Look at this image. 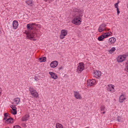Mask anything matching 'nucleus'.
I'll list each match as a JSON object with an SVG mask.
<instances>
[{
  "label": "nucleus",
  "mask_w": 128,
  "mask_h": 128,
  "mask_svg": "<svg viewBox=\"0 0 128 128\" xmlns=\"http://www.w3.org/2000/svg\"><path fill=\"white\" fill-rule=\"evenodd\" d=\"M58 64V61H53L50 64V66L51 68H56Z\"/></svg>",
  "instance_id": "obj_16"
},
{
  "label": "nucleus",
  "mask_w": 128,
  "mask_h": 128,
  "mask_svg": "<svg viewBox=\"0 0 128 128\" xmlns=\"http://www.w3.org/2000/svg\"><path fill=\"white\" fill-rule=\"evenodd\" d=\"M34 26H36L38 28H40V24H36L32 23V24H29L26 25V28L28 30H34Z\"/></svg>",
  "instance_id": "obj_5"
},
{
  "label": "nucleus",
  "mask_w": 128,
  "mask_h": 128,
  "mask_svg": "<svg viewBox=\"0 0 128 128\" xmlns=\"http://www.w3.org/2000/svg\"><path fill=\"white\" fill-rule=\"evenodd\" d=\"M49 74H50V76H51V78H53L54 80H57V78H58V75H56V74L54 72H49Z\"/></svg>",
  "instance_id": "obj_13"
},
{
  "label": "nucleus",
  "mask_w": 128,
  "mask_h": 128,
  "mask_svg": "<svg viewBox=\"0 0 128 128\" xmlns=\"http://www.w3.org/2000/svg\"><path fill=\"white\" fill-rule=\"evenodd\" d=\"M26 4L29 6H32L34 4V2L32 0H26Z\"/></svg>",
  "instance_id": "obj_14"
},
{
  "label": "nucleus",
  "mask_w": 128,
  "mask_h": 128,
  "mask_svg": "<svg viewBox=\"0 0 128 128\" xmlns=\"http://www.w3.org/2000/svg\"><path fill=\"white\" fill-rule=\"evenodd\" d=\"M0 32H2V30H1V29L0 28Z\"/></svg>",
  "instance_id": "obj_38"
},
{
  "label": "nucleus",
  "mask_w": 128,
  "mask_h": 128,
  "mask_svg": "<svg viewBox=\"0 0 128 128\" xmlns=\"http://www.w3.org/2000/svg\"><path fill=\"white\" fill-rule=\"evenodd\" d=\"M74 10L76 14L74 15V18L72 20V23L76 26H80L82 22V18L84 16V12L76 8H75Z\"/></svg>",
  "instance_id": "obj_1"
},
{
  "label": "nucleus",
  "mask_w": 128,
  "mask_h": 128,
  "mask_svg": "<svg viewBox=\"0 0 128 128\" xmlns=\"http://www.w3.org/2000/svg\"><path fill=\"white\" fill-rule=\"evenodd\" d=\"M29 90L32 96L36 98L38 97V93L36 92V90L32 88H30Z\"/></svg>",
  "instance_id": "obj_4"
},
{
  "label": "nucleus",
  "mask_w": 128,
  "mask_h": 128,
  "mask_svg": "<svg viewBox=\"0 0 128 128\" xmlns=\"http://www.w3.org/2000/svg\"><path fill=\"white\" fill-rule=\"evenodd\" d=\"M102 76V72L100 71L96 70L94 72V76L96 78H100Z\"/></svg>",
  "instance_id": "obj_12"
},
{
  "label": "nucleus",
  "mask_w": 128,
  "mask_h": 128,
  "mask_svg": "<svg viewBox=\"0 0 128 128\" xmlns=\"http://www.w3.org/2000/svg\"><path fill=\"white\" fill-rule=\"evenodd\" d=\"M11 113L12 114H16V109H13V110L11 111Z\"/></svg>",
  "instance_id": "obj_27"
},
{
  "label": "nucleus",
  "mask_w": 128,
  "mask_h": 128,
  "mask_svg": "<svg viewBox=\"0 0 128 128\" xmlns=\"http://www.w3.org/2000/svg\"><path fill=\"white\" fill-rule=\"evenodd\" d=\"M126 55H121L120 56H118L117 58V62H122L126 58Z\"/></svg>",
  "instance_id": "obj_7"
},
{
  "label": "nucleus",
  "mask_w": 128,
  "mask_h": 128,
  "mask_svg": "<svg viewBox=\"0 0 128 128\" xmlns=\"http://www.w3.org/2000/svg\"><path fill=\"white\" fill-rule=\"evenodd\" d=\"M116 42V39L115 38L112 37L109 38L108 42L110 44H114Z\"/></svg>",
  "instance_id": "obj_17"
},
{
  "label": "nucleus",
  "mask_w": 128,
  "mask_h": 128,
  "mask_svg": "<svg viewBox=\"0 0 128 128\" xmlns=\"http://www.w3.org/2000/svg\"><path fill=\"white\" fill-rule=\"evenodd\" d=\"M74 96L76 100H82V96L78 92L74 91Z\"/></svg>",
  "instance_id": "obj_11"
},
{
  "label": "nucleus",
  "mask_w": 128,
  "mask_h": 128,
  "mask_svg": "<svg viewBox=\"0 0 128 128\" xmlns=\"http://www.w3.org/2000/svg\"><path fill=\"white\" fill-rule=\"evenodd\" d=\"M29 118H30V115L26 114L22 118V122H26L28 120Z\"/></svg>",
  "instance_id": "obj_19"
},
{
  "label": "nucleus",
  "mask_w": 128,
  "mask_h": 128,
  "mask_svg": "<svg viewBox=\"0 0 128 128\" xmlns=\"http://www.w3.org/2000/svg\"><path fill=\"white\" fill-rule=\"evenodd\" d=\"M122 118L118 116L116 118V120H118V122H122Z\"/></svg>",
  "instance_id": "obj_29"
},
{
  "label": "nucleus",
  "mask_w": 128,
  "mask_h": 128,
  "mask_svg": "<svg viewBox=\"0 0 128 128\" xmlns=\"http://www.w3.org/2000/svg\"><path fill=\"white\" fill-rule=\"evenodd\" d=\"M102 114H106V112H102Z\"/></svg>",
  "instance_id": "obj_39"
},
{
  "label": "nucleus",
  "mask_w": 128,
  "mask_h": 128,
  "mask_svg": "<svg viewBox=\"0 0 128 128\" xmlns=\"http://www.w3.org/2000/svg\"><path fill=\"white\" fill-rule=\"evenodd\" d=\"M12 26L14 30H16V28H18V22L16 20L13 21Z\"/></svg>",
  "instance_id": "obj_15"
},
{
  "label": "nucleus",
  "mask_w": 128,
  "mask_h": 128,
  "mask_svg": "<svg viewBox=\"0 0 128 128\" xmlns=\"http://www.w3.org/2000/svg\"><path fill=\"white\" fill-rule=\"evenodd\" d=\"M8 118H6V116H4V119H3V120L6 121Z\"/></svg>",
  "instance_id": "obj_35"
},
{
  "label": "nucleus",
  "mask_w": 128,
  "mask_h": 128,
  "mask_svg": "<svg viewBox=\"0 0 128 128\" xmlns=\"http://www.w3.org/2000/svg\"><path fill=\"white\" fill-rule=\"evenodd\" d=\"M14 102L16 103V104H20V99L18 98H15L14 99Z\"/></svg>",
  "instance_id": "obj_24"
},
{
  "label": "nucleus",
  "mask_w": 128,
  "mask_h": 128,
  "mask_svg": "<svg viewBox=\"0 0 128 128\" xmlns=\"http://www.w3.org/2000/svg\"><path fill=\"white\" fill-rule=\"evenodd\" d=\"M62 125L60 123H56V128H62Z\"/></svg>",
  "instance_id": "obj_26"
},
{
  "label": "nucleus",
  "mask_w": 128,
  "mask_h": 128,
  "mask_svg": "<svg viewBox=\"0 0 128 128\" xmlns=\"http://www.w3.org/2000/svg\"><path fill=\"white\" fill-rule=\"evenodd\" d=\"M120 2H118L117 3L114 4V7L116 8H118V4Z\"/></svg>",
  "instance_id": "obj_31"
},
{
  "label": "nucleus",
  "mask_w": 128,
  "mask_h": 128,
  "mask_svg": "<svg viewBox=\"0 0 128 128\" xmlns=\"http://www.w3.org/2000/svg\"><path fill=\"white\" fill-rule=\"evenodd\" d=\"M39 60H40V62H46V58L42 57L39 58Z\"/></svg>",
  "instance_id": "obj_23"
},
{
  "label": "nucleus",
  "mask_w": 128,
  "mask_h": 128,
  "mask_svg": "<svg viewBox=\"0 0 128 128\" xmlns=\"http://www.w3.org/2000/svg\"><path fill=\"white\" fill-rule=\"evenodd\" d=\"M2 94V88H0V96Z\"/></svg>",
  "instance_id": "obj_37"
},
{
  "label": "nucleus",
  "mask_w": 128,
  "mask_h": 128,
  "mask_svg": "<svg viewBox=\"0 0 128 128\" xmlns=\"http://www.w3.org/2000/svg\"><path fill=\"white\" fill-rule=\"evenodd\" d=\"M126 64H128V66H126V70L127 72H128V61H127V62H126Z\"/></svg>",
  "instance_id": "obj_32"
},
{
  "label": "nucleus",
  "mask_w": 128,
  "mask_h": 128,
  "mask_svg": "<svg viewBox=\"0 0 128 128\" xmlns=\"http://www.w3.org/2000/svg\"><path fill=\"white\" fill-rule=\"evenodd\" d=\"M14 122V119L12 118H8L6 121V124H12Z\"/></svg>",
  "instance_id": "obj_20"
},
{
  "label": "nucleus",
  "mask_w": 128,
  "mask_h": 128,
  "mask_svg": "<svg viewBox=\"0 0 128 128\" xmlns=\"http://www.w3.org/2000/svg\"><path fill=\"white\" fill-rule=\"evenodd\" d=\"M116 10H117V14H120V10H118V8H116Z\"/></svg>",
  "instance_id": "obj_33"
},
{
  "label": "nucleus",
  "mask_w": 128,
  "mask_h": 128,
  "mask_svg": "<svg viewBox=\"0 0 128 128\" xmlns=\"http://www.w3.org/2000/svg\"><path fill=\"white\" fill-rule=\"evenodd\" d=\"M32 58L30 57V58H29V60H30Z\"/></svg>",
  "instance_id": "obj_40"
},
{
  "label": "nucleus",
  "mask_w": 128,
  "mask_h": 128,
  "mask_svg": "<svg viewBox=\"0 0 128 128\" xmlns=\"http://www.w3.org/2000/svg\"><path fill=\"white\" fill-rule=\"evenodd\" d=\"M25 34L27 38H28L30 40H32L34 38H36V33L32 31L26 32Z\"/></svg>",
  "instance_id": "obj_2"
},
{
  "label": "nucleus",
  "mask_w": 128,
  "mask_h": 128,
  "mask_svg": "<svg viewBox=\"0 0 128 128\" xmlns=\"http://www.w3.org/2000/svg\"><path fill=\"white\" fill-rule=\"evenodd\" d=\"M104 110H106V106H102L100 107V110L101 112H104Z\"/></svg>",
  "instance_id": "obj_28"
},
{
  "label": "nucleus",
  "mask_w": 128,
  "mask_h": 128,
  "mask_svg": "<svg viewBox=\"0 0 128 128\" xmlns=\"http://www.w3.org/2000/svg\"><path fill=\"white\" fill-rule=\"evenodd\" d=\"M34 80H36V78H34Z\"/></svg>",
  "instance_id": "obj_41"
},
{
  "label": "nucleus",
  "mask_w": 128,
  "mask_h": 128,
  "mask_svg": "<svg viewBox=\"0 0 128 128\" xmlns=\"http://www.w3.org/2000/svg\"><path fill=\"white\" fill-rule=\"evenodd\" d=\"M106 24H102L98 28V32H102L106 30Z\"/></svg>",
  "instance_id": "obj_8"
},
{
  "label": "nucleus",
  "mask_w": 128,
  "mask_h": 128,
  "mask_svg": "<svg viewBox=\"0 0 128 128\" xmlns=\"http://www.w3.org/2000/svg\"><path fill=\"white\" fill-rule=\"evenodd\" d=\"M104 38H106V36H104V34H102V36H100L98 38V40L100 42H101L102 40H104Z\"/></svg>",
  "instance_id": "obj_22"
},
{
  "label": "nucleus",
  "mask_w": 128,
  "mask_h": 128,
  "mask_svg": "<svg viewBox=\"0 0 128 128\" xmlns=\"http://www.w3.org/2000/svg\"><path fill=\"white\" fill-rule=\"evenodd\" d=\"M84 70V62H80L78 64V66L77 67L76 71L78 74H80L82 70Z\"/></svg>",
  "instance_id": "obj_3"
},
{
  "label": "nucleus",
  "mask_w": 128,
  "mask_h": 128,
  "mask_svg": "<svg viewBox=\"0 0 128 128\" xmlns=\"http://www.w3.org/2000/svg\"><path fill=\"white\" fill-rule=\"evenodd\" d=\"M116 51V48L112 47L110 50H108L109 54H112L114 52Z\"/></svg>",
  "instance_id": "obj_25"
},
{
  "label": "nucleus",
  "mask_w": 128,
  "mask_h": 128,
  "mask_svg": "<svg viewBox=\"0 0 128 128\" xmlns=\"http://www.w3.org/2000/svg\"><path fill=\"white\" fill-rule=\"evenodd\" d=\"M107 90L111 92H114V86L112 84H108L107 86Z\"/></svg>",
  "instance_id": "obj_10"
},
{
  "label": "nucleus",
  "mask_w": 128,
  "mask_h": 128,
  "mask_svg": "<svg viewBox=\"0 0 128 128\" xmlns=\"http://www.w3.org/2000/svg\"><path fill=\"white\" fill-rule=\"evenodd\" d=\"M64 128V127H62V128Z\"/></svg>",
  "instance_id": "obj_42"
},
{
  "label": "nucleus",
  "mask_w": 128,
  "mask_h": 128,
  "mask_svg": "<svg viewBox=\"0 0 128 128\" xmlns=\"http://www.w3.org/2000/svg\"><path fill=\"white\" fill-rule=\"evenodd\" d=\"M4 116H5V118H10V114L8 113H4Z\"/></svg>",
  "instance_id": "obj_30"
},
{
  "label": "nucleus",
  "mask_w": 128,
  "mask_h": 128,
  "mask_svg": "<svg viewBox=\"0 0 128 128\" xmlns=\"http://www.w3.org/2000/svg\"><path fill=\"white\" fill-rule=\"evenodd\" d=\"M96 82L95 80H89L87 81V86H94Z\"/></svg>",
  "instance_id": "obj_9"
},
{
  "label": "nucleus",
  "mask_w": 128,
  "mask_h": 128,
  "mask_svg": "<svg viewBox=\"0 0 128 128\" xmlns=\"http://www.w3.org/2000/svg\"><path fill=\"white\" fill-rule=\"evenodd\" d=\"M12 108V110H16V108H15L14 106H12V107H11Z\"/></svg>",
  "instance_id": "obj_34"
},
{
  "label": "nucleus",
  "mask_w": 128,
  "mask_h": 128,
  "mask_svg": "<svg viewBox=\"0 0 128 128\" xmlns=\"http://www.w3.org/2000/svg\"><path fill=\"white\" fill-rule=\"evenodd\" d=\"M68 36V30H62L60 32V40H64L65 36Z\"/></svg>",
  "instance_id": "obj_6"
},
{
  "label": "nucleus",
  "mask_w": 128,
  "mask_h": 128,
  "mask_svg": "<svg viewBox=\"0 0 128 128\" xmlns=\"http://www.w3.org/2000/svg\"><path fill=\"white\" fill-rule=\"evenodd\" d=\"M126 99V96L122 94H121L119 97V102H124Z\"/></svg>",
  "instance_id": "obj_18"
},
{
  "label": "nucleus",
  "mask_w": 128,
  "mask_h": 128,
  "mask_svg": "<svg viewBox=\"0 0 128 128\" xmlns=\"http://www.w3.org/2000/svg\"><path fill=\"white\" fill-rule=\"evenodd\" d=\"M112 34V33L110 32H105L104 34L106 38H108V36H110Z\"/></svg>",
  "instance_id": "obj_21"
},
{
  "label": "nucleus",
  "mask_w": 128,
  "mask_h": 128,
  "mask_svg": "<svg viewBox=\"0 0 128 128\" xmlns=\"http://www.w3.org/2000/svg\"><path fill=\"white\" fill-rule=\"evenodd\" d=\"M58 70H62V67H60L58 68Z\"/></svg>",
  "instance_id": "obj_36"
}]
</instances>
